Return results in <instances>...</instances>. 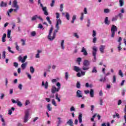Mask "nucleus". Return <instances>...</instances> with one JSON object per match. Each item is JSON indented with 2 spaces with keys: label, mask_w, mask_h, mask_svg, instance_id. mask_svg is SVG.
Listing matches in <instances>:
<instances>
[{
  "label": "nucleus",
  "mask_w": 126,
  "mask_h": 126,
  "mask_svg": "<svg viewBox=\"0 0 126 126\" xmlns=\"http://www.w3.org/2000/svg\"><path fill=\"white\" fill-rule=\"evenodd\" d=\"M12 7H14L15 9L11 8L8 11H7L6 15L8 16V17H10V13H11L12 12L13 10L15 11V12H17V10L19 9V6L18 4H17V0H14L13 1V4L12 5Z\"/></svg>",
  "instance_id": "f257e3e1"
},
{
  "label": "nucleus",
  "mask_w": 126,
  "mask_h": 126,
  "mask_svg": "<svg viewBox=\"0 0 126 126\" xmlns=\"http://www.w3.org/2000/svg\"><path fill=\"white\" fill-rule=\"evenodd\" d=\"M26 59H27V56H25L23 58L21 56H19L18 57V60L19 62H21L23 63L21 64L22 69L24 70L25 68H26V66H27V63H24L26 61Z\"/></svg>",
  "instance_id": "f03ea898"
},
{
  "label": "nucleus",
  "mask_w": 126,
  "mask_h": 126,
  "mask_svg": "<svg viewBox=\"0 0 126 126\" xmlns=\"http://www.w3.org/2000/svg\"><path fill=\"white\" fill-rule=\"evenodd\" d=\"M56 86L58 87H56V86H53L51 88V92L53 94H55V93L57 92H59L60 90H61V83L57 82L56 83Z\"/></svg>",
  "instance_id": "7ed1b4c3"
},
{
  "label": "nucleus",
  "mask_w": 126,
  "mask_h": 126,
  "mask_svg": "<svg viewBox=\"0 0 126 126\" xmlns=\"http://www.w3.org/2000/svg\"><path fill=\"white\" fill-rule=\"evenodd\" d=\"M53 30H54V27H53V26H51L48 36V39L49 40V41H53L55 39V38H56V35L54 33L52 34Z\"/></svg>",
  "instance_id": "20e7f679"
},
{
  "label": "nucleus",
  "mask_w": 126,
  "mask_h": 126,
  "mask_svg": "<svg viewBox=\"0 0 126 126\" xmlns=\"http://www.w3.org/2000/svg\"><path fill=\"white\" fill-rule=\"evenodd\" d=\"M30 110L29 109H27L25 111V116L23 118V123H26L28 121H29V113Z\"/></svg>",
  "instance_id": "39448f33"
},
{
  "label": "nucleus",
  "mask_w": 126,
  "mask_h": 126,
  "mask_svg": "<svg viewBox=\"0 0 126 126\" xmlns=\"http://www.w3.org/2000/svg\"><path fill=\"white\" fill-rule=\"evenodd\" d=\"M83 66L82 67L83 70H88L89 69V65H90V62L87 60L84 61L83 63Z\"/></svg>",
  "instance_id": "423d86ee"
},
{
  "label": "nucleus",
  "mask_w": 126,
  "mask_h": 126,
  "mask_svg": "<svg viewBox=\"0 0 126 126\" xmlns=\"http://www.w3.org/2000/svg\"><path fill=\"white\" fill-rule=\"evenodd\" d=\"M37 3L38 4H40V6L42 8V10L44 12V15H49V13L47 11V7L43 6V4L41 3V0H38Z\"/></svg>",
  "instance_id": "0eeeda50"
},
{
  "label": "nucleus",
  "mask_w": 126,
  "mask_h": 126,
  "mask_svg": "<svg viewBox=\"0 0 126 126\" xmlns=\"http://www.w3.org/2000/svg\"><path fill=\"white\" fill-rule=\"evenodd\" d=\"M118 31V28L115 25H112L111 27V37L114 38L115 35L116 34V32Z\"/></svg>",
  "instance_id": "6e6552de"
},
{
  "label": "nucleus",
  "mask_w": 126,
  "mask_h": 126,
  "mask_svg": "<svg viewBox=\"0 0 126 126\" xmlns=\"http://www.w3.org/2000/svg\"><path fill=\"white\" fill-rule=\"evenodd\" d=\"M93 56L94 58V60H93L94 63H96V55H97V47L96 46H94L93 47Z\"/></svg>",
  "instance_id": "1a4fd4ad"
},
{
  "label": "nucleus",
  "mask_w": 126,
  "mask_h": 126,
  "mask_svg": "<svg viewBox=\"0 0 126 126\" xmlns=\"http://www.w3.org/2000/svg\"><path fill=\"white\" fill-rule=\"evenodd\" d=\"M37 19H39V20H41V21H43V18L41 17V16H39L37 15H35L32 17V21H36Z\"/></svg>",
  "instance_id": "9d476101"
},
{
  "label": "nucleus",
  "mask_w": 126,
  "mask_h": 126,
  "mask_svg": "<svg viewBox=\"0 0 126 126\" xmlns=\"http://www.w3.org/2000/svg\"><path fill=\"white\" fill-rule=\"evenodd\" d=\"M78 121L79 123L81 124L80 126H84L83 124H82V114L79 113L78 116Z\"/></svg>",
  "instance_id": "9b49d317"
},
{
  "label": "nucleus",
  "mask_w": 126,
  "mask_h": 126,
  "mask_svg": "<svg viewBox=\"0 0 126 126\" xmlns=\"http://www.w3.org/2000/svg\"><path fill=\"white\" fill-rule=\"evenodd\" d=\"M61 24H62V20L61 19H56V28H59L60 27L59 25H61Z\"/></svg>",
  "instance_id": "f8f14e48"
},
{
  "label": "nucleus",
  "mask_w": 126,
  "mask_h": 126,
  "mask_svg": "<svg viewBox=\"0 0 126 126\" xmlns=\"http://www.w3.org/2000/svg\"><path fill=\"white\" fill-rule=\"evenodd\" d=\"M63 15H65V17L67 20H69L70 18V15L68 12L62 13Z\"/></svg>",
  "instance_id": "ddd939ff"
},
{
  "label": "nucleus",
  "mask_w": 126,
  "mask_h": 126,
  "mask_svg": "<svg viewBox=\"0 0 126 126\" xmlns=\"http://www.w3.org/2000/svg\"><path fill=\"white\" fill-rule=\"evenodd\" d=\"M105 49H106V46L100 45V46L99 47V51H100V53H101V54H104Z\"/></svg>",
  "instance_id": "4468645a"
},
{
  "label": "nucleus",
  "mask_w": 126,
  "mask_h": 126,
  "mask_svg": "<svg viewBox=\"0 0 126 126\" xmlns=\"http://www.w3.org/2000/svg\"><path fill=\"white\" fill-rule=\"evenodd\" d=\"M42 86H44L45 89H48V87H49V84L48 82H46L45 83L44 81H42Z\"/></svg>",
  "instance_id": "2eb2a0df"
},
{
  "label": "nucleus",
  "mask_w": 126,
  "mask_h": 126,
  "mask_svg": "<svg viewBox=\"0 0 126 126\" xmlns=\"http://www.w3.org/2000/svg\"><path fill=\"white\" fill-rule=\"evenodd\" d=\"M76 96L78 98H81L82 97V92L80 90H78L76 93Z\"/></svg>",
  "instance_id": "dca6fc26"
},
{
  "label": "nucleus",
  "mask_w": 126,
  "mask_h": 126,
  "mask_svg": "<svg viewBox=\"0 0 126 126\" xmlns=\"http://www.w3.org/2000/svg\"><path fill=\"white\" fill-rule=\"evenodd\" d=\"M66 124L70 126H73V121H72V119H69L67 121Z\"/></svg>",
  "instance_id": "f3484780"
},
{
  "label": "nucleus",
  "mask_w": 126,
  "mask_h": 126,
  "mask_svg": "<svg viewBox=\"0 0 126 126\" xmlns=\"http://www.w3.org/2000/svg\"><path fill=\"white\" fill-rule=\"evenodd\" d=\"M84 75H85V72L84 71H81V73L78 72L77 73V76H78V77H81V76H83Z\"/></svg>",
  "instance_id": "a211bd4d"
},
{
  "label": "nucleus",
  "mask_w": 126,
  "mask_h": 126,
  "mask_svg": "<svg viewBox=\"0 0 126 126\" xmlns=\"http://www.w3.org/2000/svg\"><path fill=\"white\" fill-rule=\"evenodd\" d=\"M104 23L106 25H110V23H111V22L109 21V18L108 17H105L104 20Z\"/></svg>",
  "instance_id": "6ab92c4d"
},
{
  "label": "nucleus",
  "mask_w": 126,
  "mask_h": 126,
  "mask_svg": "<svg viewBox=\"0 0 126 126\" xmlns=\"http://www.w3.org/2000/svg\"><path fill=\"white\" fill-rule=\"evenodd\" d=\"M37 54L35 55L36 59H39L40 58V54L42 53V50H38L37 51Z\"/></svg>",
  "instance_id": "aec40b11"
},
{
  "label": "nucleus",
  "mask_w": 126,
  "mask_h": 126,
  "mask_svg": "<svg viewBox=\"0 0 126 126\" xmlns=\"http://www.w3.org/2000/svg\"><path fill=\"white\" fill-rule=\"evenodd\" d=\"M81 53H83L84 56H87L88 53H87V51H86V49L85 48L83 47L82 50L81 51Z\"/></svg>",
  "instance_id": "412c9836"
},
{
  "label": "nucleus",
  "mask_w": 126,
  "mask_h": 126,
  "mask_svg": "<svg viewBox=\"0 0 126 126\" xmlns=\"http://www.w3.org/2000/svg\"><path fill=\"white\" fill-rule=\"evenodd\" d=\"M55 99L58 100V102H61V97H60L59 94L56 93L55 94Z\"/></svg>",
  "instance_id": "4be33fe9"
},
{
  "label": "nucleus",
  "mask_w": 126,
  "mask_h": 126,
  "mask_svg": "<svg viewBox=\"0 0 126 126\" xmlns=\"http://www.w3.org/2000/svg\"><path fill=\"white\" fill-rule=\"evenodd\" d=\"M61 48L62 50H64V40H62L61 42Z\"/></svg>",
  "instance_id": "5701e85b"
},
{
  "label": "nucleus",
  "mask_w": 126,
  "mask_h": 126,
  "mask_svg": "<svg viewBox=\"0 0 126 126\" xmlns=\"http://www.w3.org/2000/svg\"><path fill=\"white\" fill-rule=\"evenodd\" d=\"M90 95L91 98H93L94 97V90H93L92 89H91L90 90Z\"/></svg>",
  "instance_id": "b1692460"
},
{
  "label": "nucleus",
  "mask_w": 126,
  "mask_h": 126,
  "mask_svg": "<svg viewBox=\"0 0 126 126\" xmlns=\"http://www.w3.org/2000/svg\"><path fill=\"white\" fill-rule=\"evenodd\" d=\"M7 5V3L6 2H4L3 1H1L0 4V6L1 7H5Z\"/></svg>",
  "instance_id": "393cba45"
},
{
  "label": "nucleus",
  "mask_w": 126,
  "mask_h": 126,
  "mask_svg": "<svg viewBox=\"0 0 126 126\" xmlns=\"http://www.w3.org/2000/svg\"><path fill=\"white\" fill-rule=\"evenodd\" d=\"M0 119L2 123V126H5V122H4V119L2 118V115L0 114Z\"/></svg>",
  "instance_id": "a878e982"
},
{
  "label": "nucleus",
  "mask_w": 126,
  "mask_h": 126,
  "mask_svg": "<svg viewBox=\"0 0 126 126\" xmlns=\"http://www.w3.org/2000/svg\"><path fill=\"white\" fill-rule=\"evenodd\" d=\"M74 70L76 71V72H78V71H81V69L79 68V67L74 66Z\"/></svg>",
  "instance_id": "bb28decb"
},
{
  "label": "nucleus",
  "mask_w": 126,
  "mask_h": 126,
  "mask_svg": "<svg viewBox=\"0 0 126 126\" xmlns=\"http://www.w3.org/2000/svg\"><path fill=\"white\" fill-rule=\"evenodd\" d=\"M124 4H125V1L124 0H119V6H120V7L124 6Z\"/></svg>",
  "instance_id": "cd10ccee"
},
{
  "label": "nucleus",
  "mask_w": 126,
  "mask_h": 126,
  "mask_svg": "<svg viewBox=\"0 0 126 126\" xmlns=\"http://www.w3.org/2000/svg\"><path fill=\"white\" fill-rule=\"evenodd\" d=\"M30 71L31 73L33 74V73H34V72H35V68H34V67L33 66H31L30 67Z\"/></svg>",
  "instance_id": "c85d7f7f"
},
{
  "label": "nucleus",
  "mask_w": 126,
  "mask_h": 126,
  "mask_svg": "<svg viewBox=\"0 0 126 126\" xmlns=\"http://www.w3.org/2000/svg\"><path fill=\"white\" fill-rule=\"evenodd\" d=\"M5 38H6V34L4 33L3 34L2 37V43H5V42L6 41Z\"/></svg>",
  "instance_id": "c756f323"
},
{
  "label": "nucleus",
  "mask_w": 126,
  "mask_h": 126,
  "mask_svg": "<svg viewBox=\"0 0 126 126\" xmlns=\"http://www.w3.org/2000/svg\"><path fill=\"white\" fill-rule=\"evenodd\" d=\"M75 19H76V15H74L72 16V21H71V23L73 24V23H74V21L75 20Z\"/></svg>",
  "instance_id": "7c9ffc66"
},
{
  "label": "nucleus",
  "mask_w": 126,
  "mask_h": 126,
  "mask_svg": "<svg viewBox=\"0 0 126 126\" xmlns=\"http://www.w3.org/2000/svg\"><path fill=\"white\" fill-rule=\"evenodd\" d=\"M119 17H118L117 15H116L115 17H113L112 19V22H115V21H117L118 20Z\"/></svg>",
  "instance_id": "2f4dec72"
},
{
  "label": "nucleus",
  "mask_w": 126,
  "mask_h": 126,
  "mask_svg": "<svg viewBox=\"0 0 126 126\" xmlns=\"http://www.w3.org/2000/svg\"><path fill=\"white\" fill-rule=\"evenodd\" d=\"M92 72L93 73H97V67L96 66L93 67V70Z\"/></svg>",
  "instance_id": "473e14b6"
},
{
  "label": "nucleus",
  "mask_w": 126,
  "mask_h": 126,
  "mask_svg": "<svg viewBox=\"0 0 126 126\" xmlns=\"http://www.w3.org/2000/svg\"><path fill=\"white\" fill-rule=\"evenodd\" d=\"M14 107H12L11 109H9L8 111V115H11V114H12V111H14Z\"/></svg>",
  "instance_id": "72a5a7b5"
},
{
  "label": "nucleus",
  "mask_w": 126,
  "mask_h": 126,
  "mask_svg": "<svg viewBox=\"0 0 126 126\" xmlns=\"http://www.w3.org/2000/svg\"><path fill=\"white\" fill-rule=\"evenodd\" d=\"M21 42H22V46H25V45H26L25 43V42H26V39L22 38L21 39Z\"/></svg>",
  "instance_id": "f704fd0d"
},
{
  "label": "nucleus",
  "mask_w": 126,
  "mask_h": 126,
  "mask_svg": "<svg viewBox=\"0 0 126 126\" xmlns=\"http://www.w3.org/2000/svg\"><path fill=\"white\" fill-rule=\"evenodd\" d=\"M10 34H11V31L8 30L7 31V38H8L9 39L10 38Z\"/></svg>",
  "instance_id": "c9c22d12"
},
{
  "label": "nucleus",
  "mask_w": 126,
  "mask_h": 126,
  "mask_svg": "<svg viewBox=\"0 0 126 126\" xmlns=\"http://www.w3.org/2000/svg\"><path fill=\"white\" fill-rule=\"evenodd\" d=\"M118 74L121 77H124V73H123V71L122 70H119Z\"/></svg>",
  "instance_id": "e433bc0d"
},
{
  "label": "nucleus",
  "mask_w": 126,
  "mask_h": 126,
  "mask_svg": "<svg viewBox=\"0 0 126 126\" xmlns=\"http://www.w3.org/2000/svg\"><path fill=\"white\" fill-rule=\"evenodd\" d=\"M15 45H16V49L17 51H18V52H20V49H19V46H18V44L17 42H15Z\"/></svg>",
  "instance_id": "4c0bfd02"
},
{
  "label": "nucleus",
  "mask_w": 126,
  "mask_h": 126,
  "mask_svg": "<svg viewBox=\"0 0 126 126\" xmlns=\"http://www.w3.org/2000/svg\"><path fill=\"white\" fill-rule=\"evenodd\" d=\"M116 81H117V76L116 75H113V83H116Z\"/></svg>",
  "instance_id": "58836bf2"
},
{
  "label": "nucleus",
  "mask_w": 126,
  "mask_h": 126,
  "mask_svg": "<svg viewBox=\"0 0 126 126\" xmlns=\"http://www.w3.org/2000/svg\"><path fill=\"white\" fill-rule=\"evenodd\" d=\"M59 29H60V27H58V28H56V30H55L54 32L53 33L54 35L56 36V35L57 33H58V31H59Z\"/></svg>",
  "instance_id": "ea45409f"
},
{
  "label": "nucleus",
  "mask_w": 126,
  "mask_h": 126,
  "mask_svg": "<svg viewBox=\"0 0 126 126\" xmlns=\"http://www.w3.org/2000/svg\"><path fill=\"white\" fill-rule=\"evenodd\" d=\"M68 77H69L68 72H65V80H67V79H68Z\"/></svg>",
  "instance_id": "a19ab883"
},
{
  "label": "nucleus",
  "mask_w": 126,
  "mask_h": 126,
  "mask_svg": "<svg viewBox=\"0 0 126 126\" xmlns=\"http://www.w3.org/2000/svg\"><path fill=\"white\" fill-rule=\"evenodd\" d=\"M31 35L32 37H35L36 36V32L33 31L31 32Z\"/></svg>",
  "instance_id": "79ce46f5"
},
{
  "label": "nucleus",
  "mask_w": 126,
  "mask_h": 126,
  "mask_svg": "<svg viewBox=\"0 0 126 126\" xmlns=\"http://www.w3.org/2000/svg\"><path fill=\"white\" fill-rule=\"evenodd\" d=\"M117 16H118V17L120 18V19H122V18H123V16H124V14H123V13H120Z\"/></svg>",
  "instance_id": "37998d69"
},
{
  "label": "nucleus",
  "mask_w": 126,
  "mask_h": 126,
  "mask_svg": "<svg viewBox=\"0 0 126 126\" xmlns=\"http://www.w3.org/2000/svg\"><path fill=\"white\" fill-rule=\"evenodd\" d=\"M59 78H57V79H53L51 80V82H52V83H56V82H58V80H59Z\"/></svg>",
  "instance_id": "c03bdc74"
},
{
  "label": "nucleus",
  "mask_w": 126,
  "mask_h": 126,
  "mask_svg": "<svg viewBox=\"0 0 126 126\" xmlns=\"http://www.w3.org/2000/svg\"><path fill=\"white\" fill-rule=\"evenodd\" d=\"M47 108L48 110V111H52V107H51V104H48L47 106Z\"/></svg>",
  "instance_id": "a18cd8bd"
},
{
  "label": "nucleus",
  "mask_w": 126,
  "mask_h": 126,
  "mask_svg": "<svg viewBox=\"0 0 126 126\" xmlns=\"http://www.w3.org/2000/svg\"><path fill=\"white\" fill-rule=\"evenodd\" d=\"M58 124H59V125H61V124L63 123V121H62V118H61V117H58Z\"/></svg>",
  "instance_id": "49530a36"
},
{
  "label": "nucleus",
  "mask_w": 126,
  "mask_h": 126,
  "mask_svg": "<svg viewBox=\"0 0 126 126\" xmlns=\"http://www.w3.org/2000/svg\"><path fill=\"white\" fill-rule=\"evenodd\" d=\"M83 18H84V13L82 12L81 13V17L80 18V19L82 21V20H83Z\"/></svg>",
  "instance_id": "de8ad7c7"
},
{
  "label": "nucleus",
  "mask_w": 126,
  "mask_h": 126,
  "mask_svg": "<svg viewBox=\"0 0 126 126\" xmlns=\"http://www.w3.org/2000/svg\"><path fill=\"white\" fill-rule=\"evenodd\" d=\"M52 104H53V105L55 106V107H57V102L54 99H52Z\"/></svg>",
  "instance_id": "09e8293b"
},
{
  "label": "nucleus",
  "mask_w": 126,
  "mask_h": 126,
  "mask_svg": "<svg viewBox=\"0 0 126 126\" xmlns=\"http://www.w3.org/2000/svg\"><path fill=\"white\" fill-rule=\"evenodd\" d=\"M122 38L121 37H120L118 40V42L119 43V45L120 46H122Z\"/></svg>",
  "instance_id": "8fccbe9b"
},
{
  "label": "nucleus",
  "mask_w": 126,
  "mask_h": 126,
  "mask_svg": "<svg viewBox=\"0 0 126 126\" xmlns=\"http://www.w3.org/2000/svg\"><path fill=\"white\" fill-rule=\"evenodd\" d=\"M17 106H18L19 107H22V103H21V101H19L18 100V101L17 102Z\"/></svg>",
  "instance_id": "3c124183"
},
{
  "label": "nucleus",
  "mask_w": 126,
  "mask_h": 126,
  "mask_svg": "<svg viewBox=\"0 0 126 126\" xmlns=\"http://www.w3.org/2000/svg\"><path fill=\"white\" fill-rule=\"evenodd\" d=\"M116 117L118 118V119H120V115H119L117 113H116V115H113V118L115 119Z\"/></svg>",
  "instance_id": "603ef678"
},
{
  "label": "nucleus",
  "mask_w": 126,
  "mask_h": 126,
  "mask_svg": "<svg viewBox=\"0 0 126 126\" xmlns=\"http://www.w3.org/2000/svg\"><path fill=\"white\" fill-rule=\"evenodd\" d=\"M23 87V85H22L21 84H19L18 86V88H19L20 90H22Z\"/></svg>",
  "instance_id": "864d4df0"
},
{
  "label": "nucleus",
  "mask_w": 126,
  "mask_h": 126,
  "mask_svg": "<svg viewBox=\"0 0 126 126\" xmlns=\"http://www.w3.org/2000/svg\"><path fill=\"white\" fill-rule=\"evenodd\" d=\"M46 20L49 22V24H52V21L50 20V17L48 16L46 17Z\"/></svg>",
  "instance_id": "5fc2aeb1"
},
{
  "label": "nucleus",
  "mask_w": 126,
  "mask_h": 126,
  "mask_svg": "<svg viewBox=\"0 0 126 126\" xmlns=\"http://www.w3.org/2000/svg\"><path fill=\"white\" fill-rule=\"evenodd\" d=\"M7 49L9 53H11V54H14V52L11 51V48H10V47L8 46L7 47Z\"/></svg>",
  "instance_id": "6e6d98bb"
},
{
  "label": "nucleus",
  "mask_w": 126,
  "mask_h": 126,
  "mask_svg": "<svg viewBox=\"0 0 126 126\" xmlns=\"http://www.w3.org/2000/svg\"><path fill=\"white\" fill-rule=\"evenodd\" d=\"M84 14H87V13H88V12L87 11V8L86 7H85L84 8Z\"/></svg>",
  "instance_id": "4d7b16f0"
},
{
  "label": "nucleus",
  "mask_w": 126,
  "mask_h": 126,
  "mask_svg": "<svg viewBox=\"0 0 126 126\" xmlns=\"http://www.w3.org/2000/svg\"><path fill=\"white\" fill-rule=\"evenodd\" d=\"M104 13H109L110 12V9L106 8L104 10Z\"/></svg>",
  "instance_id": "13d9d810"
},
{
  "label": "nucleus",
  "mask_w": 126,
  "mask_h": 126,
  "mask_svg": "<svg viewBox=\"0 0 126 126\" xmlns=\"http://www.w3.org/2000/svg\"><path fill=\"white\" fill-rule=\"evenodd\" d=\"M26 74H27L28 77H29V79L31 80L32 79V76H31V75L30 74H29V73L27 72Z\"/></svg>",
  "instance_id": "bf43d9fd"
},
{
  "label": "nucleus",
  "mask_w": 126,
  "mask_h": 126,
  "mask_svg": "<svg viewBox=\"0 0 126 126\" xmlns=\"http://www.w3.org/2000/svg\"><path fill=\"white\" fill-rule=\"evenodd\" d=\"M56 19H60V13H56Z\"/></svg>",
  "instance_id": "052dcab7"
},
{
  "label": "nucleus",
  "mask_w": 126,
  "mask_h": 126,
  "mask_svg": "<svg viewBox=\"0 0 126 126\" xmlns=\"http://www.w3.org/2000/svg\"><path fill=\"white\" fill-rule=\"evenodd\" d=\"M81 58H78L77 59V62L78 63V64H80V62H81Z\"/></svg>",
  "instance_id": "680f3d73"
},
{
  "label": "nucleus",
  "mask_w": 126,
  "mask_h": 126,
  "mask_svg": "<svg viewBox=\"0 0 126 126\" xmlns=\"http://www.w3.org/2000/svg\"><path fill=\"white\" fill-rule=\"evenodd\" d=\"M13 65H14V66H15V67H18V63H17L16 62H14L13 63Z\"/></svg>",
  "instance_id": "e2e57ef3"
},
{
  "label": "nucleus",
  "mask_w": 126,
  "mask_h": 126,
  "mask_svg": "<svg viewBox=\"0 0 126 126\" xmlns=\"http://www.w3.org/2000/svg\"><path fill=\"white\" fill-rule=\"evenodd\" d=\"M96 32L95 31H93V37H95L96 35Z\"/></svg>",
  "instance_id": "0e129e2a"
},
{
  "label": "nucleus",
  "mask_w": 126,
  "mask_h": 126,
  "mask_svg": "<svg viewBox=\"0 0 126 126\" xmlns=\"http://www.w3.org/2000/svg\"><path fill=\"white\" fill-rule=\"evenodd\" d=\"M76 87L77 88H80V83L79 82H77Z\"/></svg>",
  "instance_id": "69168bd1"
},
{
  "label": "nucleus",
  "mask_w": 126,
  "mask_h": 126,
  "mask_svg": "<svg viewBox=\"0 0 126 126\" xmlns=\"http://www.w3.org/2000/svg\"><path fill=\"white\" fill-rule=\"evenodd\" d=\"M2 59H5V51H3L2 52Z\"/></svg>",
  "instance_id": "338daca9"
},
{
  "label": "nucleus",
  "mask_w": 126,
  "mask_h": 126,
  "mask_svg": "<svg viewBox=\"0 0 126 126\" xmlns=\"http://www.w3.org/2000/svg\"><path fill=\"white\" fill-rule=\"evenodd\" d=\"M120 12L122 14L125 13V8H122L120 10Z\"/></svg>",
  "instance_id": "774afa93"
}]
</instances>
